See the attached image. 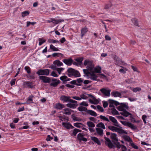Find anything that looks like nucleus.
I'll use <instances>...</instances> for the list:
<instances>
[{"label":"nucleus","mask_w":151,"mask_h":151,"mask_svg":"<svg viewBox=\"0 0 151 151\" xmlns=\"http://www.w3.org/2000/svg\"><path fill=\"white\" fill-rule=\"evenodd\" d=\"M51 78V81L53 82H52L50 84V86H51L56 87L60 82V81L57 78Z\"/></svg>","instance_id":"nucleus-7"},{"label":"nucleus","mask_w":151,"mask_h":151,"mask_svg":"<svg viewBox=\"0 0 151 151\" xmlns=\"http://www.w3.org/2000/svg\"><path fill=\"white\" fill-rule=\"evenodd\" d=\"M111 94L114 97H121V93L117 91H112Z\"/></svg>","instance_id":"nucleus-21"},{"label":"nucleus","mask_w":151,"mask_h":151,"mask_svg":"<svg viewBox=\"0 0 151 151\" xmlns=\"http://www.w3.org/2000/svg\"><path fill=\"white\" fill-rule=\"evenodd\" d=\"M25 70L26 71L28 74H29L31 72V69L28 66H25L24 67Z\"/></svg>","instance_id":"nucleus-51"},{"label":"nucleus","mask_w":151,"mask_h":151,"mask_svg":"<svg viewBox=\"0 0 151 151\" xmlns=\"http://www.w3.org/2000/svg\"><path fill=\"white\" fill-rule=\"evenodd\" d=\"M100 91L104 96H109L110 95L111 90L110 89L107 90L105 88H102L100 89Z\"/></svg>","instance_id":"nucleus-10"},{"label":"nucleus","mask_w":151,"mask_h":151,"mask_svg":"<svg viewBox=\"0 0 151 151\" xmlns=\"http://www.w3.org/2000/svg\"><path fill=\"white\" fill-rule=\"evenodd\" d=\"M62 61L67 65L68 66H70L73 64V60L72 58H70L68 59H63Z\"/></svg>","instance_id":"nucleus-12"},{"label":"nucleus","mask_w":151,"mask_h":151,"mask_svg":"<svg viewBox=\"0 0 151 151\" xmlns=\"http://www.w3.org/2000/svg\"><path fill=\"white\" fill-rule=\"evenodd\" d=\"M133 79V78H131L130 79H128L125 80V82L128 84L131 83L133 82L132 80Z\"/></svg>","instance_id":"nucleus-55"},{"label":"nucleus","mask_w":151,"mask_h":151,"mask_svg":"<svg viewBox=\"0 0 151 151\" xmlns=\"http://www.w3.org/2000/svg\"><path fill=\"white\" fill-rule=\"evenodd\" d=\"M87 31V28L86 27H84L81 29V38H82L83 36Z\"/></svg>","instance_id":"nucleus-24"},{"label":"nucleus","mask_w":151,"mask_h":151,"mask_svg":"<svg viewBox=\"0 0 151 151\" xmlns=\"http://www.w3.org/2000/svg\"><path fill=\"white\" fill-rule=\"evenodd\" d=\"M112 5V4L111 3L106 4L105 6L104 9H109L111 7Z\"/></svg>","instance_id":"nucleus-46"},{"label":"nucleus","mask_w":151,"mask_h":151,"mask_svg":"<svg viewBox=\"0 0 151 151\" xmlns=\"http://www.w3.org/2000/svg\"><path fill=\"white\" fill-rule=\"evenodd\" d=\"M40 80L44 83H49L51 82V78L45 76H40L39 77Z\"/></svg>","instance_id":"nucleus-6"},{"label":"nucleus","mask_w":151,"mask_h":151,"mask_svg":"<svg viewBox=\"0 0 151 151\" xmlns=\"http://www.w3.org/2000/svg\"><path fill=\"white\" fill-rule=\"evenodd\" d=\"M67 72L68 73L67 75L69 77H71L72 76H73L75 77L81 76V74L79 72L72 68H68Z\"/></svg>","instance_id":"nucleus-2"},{"label":"nucleus","mask_w":151,"mask_h":151,"mask_svg":"<svg viewBox=\"0 0 151 151\" xmlns=\"http://www.w3.org/2000/svg\"><path fill=\"white\" fill-rule=\"evenodd\" d=\"M65 107V106L64 105L59 103H57L55 104V108L57 109L60 110Z\"/></svg>","instance_id":"nucleus-19"},{"label":"nucleus","mask_w":151,"mask_h":151,"mask_svg":"<svg viewBox=\"0 0 151 151\" xmlns=\"http://www.w3.org/2000/svg\"><path fill=\"white\" fill-rule=\"evenodd\" d=\"M50 49L52 50L53 51H59V49L58 48L55 47L52 44L50 45Z\"/></svg>","instance_id":"nucleus-42"},{"label":"nucleus","mask_w":151,"mask_h":151,"mask_svg":"<svg viewBox=\"0 0 151 151\" xmlns=\"http://www.w3.org/2000/svg\"><path fill=\"white\" fill-rule=\"evenodd\" d=\"M23 86L25 88H33V83L32 82L27 81L24 82Z\"/></svg>","instance_id":"nucleus-9"},{"label":"nucleus","mask_w":151,"mask_h":151,"mask_svg":"<svg viewBox=\"0 0 151 151\" xmlns=\"http://www.w3.org/2000/svg\"><path fill=\"white\" fill-rule=\"evenodd\" d=\"M120 104H121V106H122L123 108H125L126 109H128L129 108V107L126 104V103H120Z\"/></svg>","instance_id":"nucleus-47"},{"label":"nucleus","mask_w":151,"mask_h":151,"mask_svg":"<svg viewBox=\"0 0 151 151\" xmlns=\"http://www.w3.org/2000/svg\"><path fill=\"white\" fill-rule=\"evenodd\" d=\"M75 60L77 62L78 64L80 65L82 64V61L83 58L82 57H79L75 59Z\"/></svg>","instance_id":"nucleus-27"},{"label":"nucleus","mask_w":151,"mask_h":151,"mask_svg":"<svg viewBox=\"0 0 151 151\" xmlns=\"http://www.w3.org/2000/svg\"><path fill=\"white\" fill-rule=\"evenodd\" d=\"M34 97L33 95H31L30 96H29L28 98L27 99L26 102L23 103V104H30L33 103V98Z\"/></svg>","instance_id":"nucleus-14"},{"label":"nucleus","mask_w":151,"mask_h":151,"mask_svg":"<svg viewBox=\"0 0 151 151\" xmlns=\"http://www.w3.org/2000/svg\"><path fill=\"white\" fill-rule=\"evenodd\" d=\"M117 109L119 111H121L123 112L124 110L125 109L124 108H123L122 106L121 105L120 106H118L117 107Z\"/></svg>","instance_id":"nucleus-58"},{"label":"nucleus","mask_w":151,"mask_h":151,"mask_svg":"<svg viewBox=\"0 0 151 151\" xmlns=\"http://www.w3.org/2000/svg\"><path fill=\"white\" fill-rule=\"evenodd\" d=\"M37 23L36 22H31L29 21L27 22V27H28L29 26L30 24H32V25H34L35 24Z\"/></svg>","instance_id":"nucleus-50"},{"label":"nucleus","mask_w":151,"mask_h":151,"mask_svg":"<svg viewBox=\"0 0 151 151\" xmlns=\"http://www.w3.org/2000/svg\"><path fill=\"white\" fill-rule=\"evenodd\" d=\"M50 70L47 69H40L36 72V74L40 76H43L42 75L47 76L49 75Z\"/></svg>","instance_id":"nucleus-4"},{"label":"nucleus","mask_w":151,"mask_h":151,"mask_svg":"<svg viewBox=\"0 0 151 151\" xmlns=\"http://www.w3.org/2000/svg\"><path fill=\"white\" fill-rule=\"evenodd\" d=\"M50 19L52 20V22L53 23L55 24H58L59 22H64V20L63 19H55L54 18H51Z\"/></svg>","instance_id":"nucleus-22"},{"label":"nucleus","mask_w":151,"mask_h":151,"mask_svg":"<svg viewBox=\"0 0 151 151\" xmlns=\"http://www.w3.org/2000/svg\"><path fill=\"white\" fill-rule=\"evenodd\" d=\"M83 72L87 76H88L89 75H90L91 73L90 71L88 69H84L83 70Z\"/></svg>","instance_id":"nucleus-37"},{"label":"nucleus","mask_w":151,"mask_h":151,"mask_svg":"<svg viewBox=\"0 0 151 151\" xmlns=\"http://www.w3.org/2000/svg\"><path fill=\"white\" fill-rule=\"evenodd\" d=\"M47 41L50 43H60L59 41L58 40H54L52 39H49Z\"/></svg>","instance_id":"nucleus-35"},{"label":"nucleus","mask_w":151,"mask_h":151,"mask_svg":"<svg viewBox=\"0 0 151 151\" xmlns=\"http://www.w3.org/2000/svg\"><path fill=\"white\" fill-rule=\"evenodd\" d=\"M96 130L97 134L100 136H102L103 135V130L102 129L100 128H97L96 129Z\"/></svg>","instance_id":"nucleus-17"},{"label":"nucleus","mask_w":151,"mask_h":151,"mask_svg":"<svg viewBox=\"0 0 151 151\" xmlns=\"http://www.w3.org/2000/svg\"><path fill=\"white\" fill-rule=\"evenodd\" d=\"M101 68L99 66H97L94 68L93 69V71L96 73H101Z\"/></svg>","instance_id":"nucleus-25"},{"label":"nucleus","mask_w":151,"mask_h":151,"mask_svg":"<svg viewBox=\"0 0 151 151\" xmlns=\"http://www.w3.org/2000/svg\"><path fill=\"white\" fill-rule=\"evenodd\" d=\"M109 120L112 122L114 123V126L121 128H122V127H120L118 124V122H117L116 119L114 117L112 116H109Z\"/></svg>","instance_id":"nucleus-11"},{"label":"nucleus","mask_w":151,"mask_h":151,"mask_svg":"<svg viewBox=\"0 0 151 151\" xmlns=\"http://www.w3.org/2000/svg\"><path fill=\"white\" fill-rule=\"evenodd\" d=\"M70 83L71 84L75 85L77 86H81L82 85L81 84H77L76 83V80H73L70 82Z\"/></svg>","instance_id":"nucleus-48"},{"label":"nucleus","mask_w":151,"mask_h":151,"mask_svg":"<svg viewBox=\"0 0 151 151\" xmlns=\"http://www.w3.org/2000/svg\"><path fill=\"white\" fill-rule=\"evenodd\" d=\"M96 126L97 127H98V128L101 127L104 129H105L106 128L104 124L102 122L99 123L96 125Z\"/></svg>","instance_id":"nucleus-32"},{"label":"nucleus","mask_w":151,"mask_h":151,"mask_svg":"<svg viewBox=\"0 0 151 151\" xmlns=\"http://www.w3.org/2000/svg\"><path fill=\"white\" fill-rule=\"evenodd\" d=\"M147 117V116L145 115H143L142 116V119L145 124L147 123V122L145 120L146 118Z\"/></svg>","instance_id":"nucleus-63"},{"label":"nucleus","mask_w":151,"mask_h":151,"mask_svg":"<svg viewBox=\"0 0 151 151\" xmlns=\"http://www.w3.org/2000/svg\"><path fill=\"white\" fill-rule=\"evenodd\" d=\"M81 125L83 127L86 126L85 125L81 123L76 122L73 124V125L74 126L78 128H80L81 127L79 125Z\"/></svg>","instance_id":"nucleus-40"},{"label":"nucleus","mask_w":151,"mask_h":151,"mask_svg":"<svg viewBox=\"0 0 151 151\" xmlns=\"http://www.w3.org/2000/svg\"><path fill=\"white\" fill-rule=\"evenodd\" d=\"M63 110L64 111V112H63V114L68 115H70L71 113L69 111V108L64 109H63Z\"/></svg>","instance_id":"nucleus-31"},{"label":"nucleus","mask_w":151,"mask_h":151,"mask_svg":"<svg viewBox=\"0 0 151 151\" xmlns=\"http://www.w3.org/2000/svg\"><path fill=\"white\" fill-rule=\"evenodd\" d=\"M83 137V135H82L80 133H79L78 134L77 139L80 142L81 141V140Z\"/></svg>","instance_id":"nucleus-43"},{"label":"nucleus","mask_w":151,"mask_h":151,"mask_svg":"<svg viewBox=\"0 0 151 151\" xmlns=\"http://www.w3.org/2000/svg\"><path fill=\"white\" fill-rule=\"evenodd\" d=\"M124 112V117H128L129 116H132V114L128 111L126 110L125 109L124 111H123Z\"/></svg>","instance_id":"nucleus-34"},{"label":"nucleus","mask_w":151,"mask_h":151,"mask_svg":"<svg viewBox=\"0 0 151 151\" xmlns=\"http://www.w3.org/2000/svg\"><path fill=\"white\" fill-rule=\"evenodd\" d=\"M132 90L134 92H137V91H140L141 90V88H140L136 87L133 88Z\"/></svg>","instance_id":"nucleus-54"},{"label":"nucleus","mask_w":151,"mask_h":151,"mask_svg":"<svg viewBox=\"0 0 151 151\" xmlns=\"http://www.w3.org/2000/svg\"><path fill=\"white\" fill-rule=\"evenodd\" d=\"M104 139L105 140V144L110 149L116 147L118 149L121 147V145L118 141H114L112 143L110 139L106 137H104Z\"/></svg>","instance_id":"nucleus-1"},{"label":"nucleus","mask_w":151,"mask_h":151,"mask_svg":"<svg viewBox=\"0 0 151 151\" xmlns=\"http://www.w3.org/2000/svg\"><path fill=\"white\" fill-rule=\"evenodd\" d=\"M78 105V104H73L70 103L66 104V106L67 107L71 109H75Z\"/></svg>","instance_id":"nucleus-20"},{"label":"nucleus","mask_w":151,"mask_h":151,"mask_svg":"<svg viewBox=\"0 0 151 151\" xmlns=\"http://www.w3.org/2000/svg\"><path fill=\"white\" fill-rule=\"evenodd\" d=\"M53 63L55 65L58 66H60L63 65V63L59 60H57L54 61Z\"/></svg>","instance_id":"nucleus-26"},{"label":"nucleus","mask_w":151,"mask_h":151,"mask_svg":"<svg viewBox=\"0 0 151 151\" xmlns=\"http://www.w3.org/2000/svg\"><path fill=\"white\" fill-rule=\"evenodd\" d=\"M91 139L98 145H100L101 143L98 138L95 137H91Z\"/></svg>","instance_id":"nucleus-15"},{"label":"nucleus","mask_w":151,"mask_h":151,"mask_svg":"<svg viewBox=\"0 0 151 151\" xmlns=\"http://www.w3.org/2000/svg\"><path fill=\"white\" fill-rule=\"evenodd\" d=\"M51 76L55 77H58V74L56 73L54 71H53L52 72L51 74Z\"/></svg>","instance_id":"nucleus-61"},{"label":"nucleus","mask_w":151,"mask_h":151,"mask_svg":"<svg viewBox=\"0 0 151 151\" xmlns=\"http://www.w3.org/2000/svg\"><path fill=\"white\" fill-rule=\"evenodd\" d=\"M59 55H60L61 57H63L64 56L63 54L60 53H54L52 54V55L54 57H58Z\"/></svg>","instance_id":"nucleus-45"},{"label":"nucleus","mask_w":151,"mask_h":151,"mask_svg":"<svg viewBox=\"0 0 151 151\" xmlns=\"http://www.w3.org/2000/svg\"><path fill=\"white\" fill-rule=\"evenodd\" d=\"M78 132L77 130V129L75 128L73 130V133L71 134V135L72 136H76V134Z\"/></svg>","instance_id":"nucleus-49"},{"label":"nucleus","mask_w":151,"mask_h":151,"mask_svg":"<svg viewBox=\"0 0 151 151\" xmlns=\"http://www.w3.org/2000/svg\"><path fill=\"white\" fill-rule=\"evenodd\" d=\"M86 112L90 115L94 116H96L97 114L94 111L91 110H88L86 111Z\"/></svg>","instance_id":"nucleus-18"},{"label":"nucleus","mask_w":151,"mask_h":151,"mask_svg":"<svg viewBox=\"0 0 151 151\" xmlns=\"http://www.w3.org/2000/svg\"><path fill=\"white\" fill-rule=\"evenodd\" d=\"M120 122L123 125L128 127L132 130H136L137 129V127L131 122L122 121H121Z\"/></svg>","instance_id":"nucleus-5"},{"label":"nucleus","mask_w":151,"mask_h":151,"mask_svg":"<svg viewBox=\"0 0 151 151\" xmlns=\"http://www.w3.org/2000/svg\"><path fill=\"white\" fill-rule=\"evenodd\" d=\"M86 124L89 127L93 128L95 127V124L93 122L91 121L87 122Z\"/></svg>","instance_id":"nucleus-36"},{"label":"nucleus","mask_w":151,"mask_h":151,"mask_svg":"<svg viewBox=\"0 0 151 151\" xmlns=\"http://www.w3.org/2000/svg\"><path fill=\"white\" fill-rule=\"evenodd\" d=\"M84 65H87L86 68L88 69L90 72H92L94 68V65H93L92 61L88 60H86L83 63Z\"/></svg>","instance_id":"nucleus-3"},{"label":"nucleus","mask_w":151,"mask_h":151,"mask_svg":"<svg viewBox=\"0 0 151 151\" xmlns=\"http://www.w3.org/2000/svg\"><path fill=\"white\" fill-rule=\"evenodd\" d=\"M122 137L126 141L130 142H132V140L131 138L128 135H123L122 136Z\"/></svg>","instance_id":"nucleus-23"},{"label":"nucleus","mask_w":151,"mask_h":151,"mask_svg":"<svg viewBox=\"0 0 151 151\" xmlns=\"http://www.w3.org/2000/svg\"><path fill=\"white\" fill-rule=\"evenodd\" d=\"M68 78V77L66 76H61L60 78V79L62 81H66V79Z\"/></svg>","instance_id":"nucleus-56"},{"label":"nucleus","mask_w":151,"mask_h":151,"mask_svg":"<svg viewBox=\"0 0 151 151\" xmlns=\"http://www.w3.org/2000/svg\"><path fill=\"white\" fill-rule=\"evenodd\" d=\"M69 124V122H63L62 123V125L67 129H70Z\"/></svg>","instance_id":"nucleus-41"},{"label":"nucleus","mask_w":151,"mask_h":151,"mask_svg":"<svg viewBox=\"0 0 151 151\" xmlns=\"http://www.w3.org/2000/svg\"><path fill=\"white\" fill-rule=\"evenodd\" d=\"M131 20L132 22L134 24V25L136 26H139L138 21L137 19L133 18L131 19Z\"/></svg>","instance_id":"nucleus-39"},{"label":"nucleus","mask_w":151,"mask_h":151,"mask_svg":"<svg viewBox=\"0 0 151 151\" xmlns=\"http://www.w3.org/2000/svg\"><path fill=\"white\" fill-rule=\"evenodd\" d=\"M64 70V68H57L56 70L58 71V73L60 74L61 72Z\"/></svg>","instance_id":"nucleus-57"},{"label":"nucleus","mask_w":151,"mask_h":151,"mask_svg":"<svg viewBox=\"0 0 151 151\" xmlns=\"http://www.w3.org/2000/svg\"><path fill=\"white\" fill-rule=\"evenodd\" d=\"M110 138L112 139L113 142L114 141H118L117 135L116 133H111Z\"/></svg>","instance_id":"nucleus-13"},{"label":"nucleus","mask_w":151,"mask_h":151,"mask_svg":"<svg viewBox=\"0 0 151 151\" xmlns=\"http://www.w3.org/2000/svg\"><path fill=\"white\" fill-rule=\"evenodd\" d=\"M131 146L133 148H134L136 149H138L139 147L138 146H137L134 143H130Z\"/></svg>","instance_id":"nucleus-59"},{"label":"nucleus","mask_w":151,"mask_h":151,"mask_svg":"<svg viewBox=\"0 0 151 151\" xmlns=\"http://www.w3.org/2000/svg\"><path fill=\"white\" fill-rule=\"evenodd\" d=\"M30 14V12L29 11H26L22 12L21 13L22 16L23 17H25L28 16Z\"/></svg>","instance_id":"nucleus-30"},{"label":"nucleus","mask_w":151,"mask_h":151,"mask_svg":"<svg viewBox=\"0 0 151 151\" xmlns=\"http://www.w3.org/2000/svg\"><path fill=\"white\" fill-rule=\"evenodd\" d=\"M79 105L80 106H88V104L87 103H86L85 102L83 101Z\"/></svg>","instance_id":"nucleus-62"},{"label":"nucleus","mask_w":151,"mask_h":151,"mask_svg":"<svg viewBox=\"0 0 151 151\" xmlns=\"http://www.w3.org/2000/svg\"><path fill=\"white\" fill-rule=\"evenodd\" d=\"M83 79H82L81 78H79L77 79L76 80V82H77V84H81V83H82L83 82Z\"/></svg>","instance_id":"nucleus-52"},{"label":"nucleus","mask_w":151,"mask_h":151,"mask_svg":"<svg viewBox=\"0 0 151 151\" xmlns=\"http://www.w3.org/2000/svg\"><path fill=\"white\" fill-rule=\"evenodd\" d=\"M77 109L80 111H85L86 112V111L87 110V108L83 106H80Z\"/></svg>","instance_id":"nucleus-33"},{"label":"nucleus","mask_w":151,"mask_h":151,"mask_svg":"<svg viewBox=\"0 0 151 151\" xmlns=\"http://www.w3.org/2000/svg\"><path fill=\"white\" fill-rule=\"evenodd\" d=\"M39 45L40 46L42 44L44 43L46 41V40L45 39H43V38H39Z\"/></svg>","instance_id":"nucleus-44"},{"label":"nucleus","mask_w":151,"mask_h":151,"mask_svg":"<svg viewBox=\"0 0 151 151\" xmlns=\"http://www.w3.org/2000/svg\"><path fill=\"white\" fill-rule=\"evenodd\" d=\"M108 128L110 130L113 132H117V130L119 129V128L115 127L114 126H108Z\"/></svg>","instance_id":"nucleus-28"},{"label":"nucleus","mask_w":151,"mask_h":151,"mask_svg":"<svg viewBox=\"0 0 151 151\" xmlns=\"http://www.w3.org/2000/svg\"><path fill=\"white\" fill-rule=\"evenodd\" d=\"M91 77L90 78L93 81L97 80V78L98 77V76L95 75L94 73H91L90 75Z\"/></svg>","instance_id":"nucleus-29"},{"label":"nucleus","mask_w":151,"mask_h":151,"mask_svg":"<svg viewBox=\"0 0 151 151\" xmlns=\"http://www.w3.org/2000/svg\"><path fill=\"white\" fill-rule=\"evenodd\" d=\"M109 110L111 111V113L113 115L119 114V112L115 108H109L108 109V111H109Z\"/></svg>","instance_id":"nucleus-16"},{"label":"nucleus","mask_w":151,"mask_h":151,"mask_svg":"<svg viewBox=\"0 0 151 151\" xmlns=\"http://www.w3.org/2000/svg\"><path fill=\"white\" fill-rule=\"evenodd\" d=\"M97 109L101 112H103L104 111V109L102 107L99 105L97 106Z\"/></svg>","instance_id":"nucleus-53"},{"label":"nucleus","mask_w":151,"mask_h":151,"mask_svg":"<svg viewBox=\"0 0 151 151\" xmlns=\"http://www.w3.org/2000/svg\"><path fill=\"white\" fill-rule=\"evenodd\" d=\"M103 107L105 108L107 107L108 105L107 102L104 101H103Z\"/></svg>","instance_id":"nucleus-60"},{"label":"nucleus","mask_w":151,"mask_h":151,"mask_svg":"<svg viewBox=\"0 0 151 151\" xmlns=\"http://www.w3.org/2000/svg\"><path fill=\"white\" fill-rule=\"evenodd\" d=\"M71 97L70 96H67L65 95L61 96L60 98L61 100L63 101V102H68L70 103V98Z\"/></svg>","instance_id":"nucleus-8"},{"label":"nucleus","mask_w":151,"mask_h":151,"mask_svg":"<svg viewBox=\"0 0 151 151\" xmlns=\"http://www.w3.org/2000/svg\"><path fill=\"white\" fill-rule=\"evenodd\" d=\"M100 118L101 119L108 122H109V120L106 117V116H103V115H100L99 116H98L97 117V118Z\"/></svg>","instance_id":"nucleus-38"},{"label":"nucleus","mask_w":151,"mask_h":151,"mask_svg":"<svg viewBox=\"0 0 151 151\" xmlns=\"http://www.w3.org/2000/svg\"><path fill=\"white\" fill-rule=\"evenodd\" d=\"M93 99L94 101L93 104H97L99 103V101L97 99H96L95 97L94 98H93Z\"/></svg>","instance_id":"nucleus-64"}]
</instances>
